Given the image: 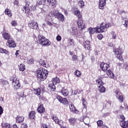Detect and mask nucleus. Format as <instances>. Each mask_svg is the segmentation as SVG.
Segmentation results:
<instances>
[{
	"instance_id": "nucleus-1",
	"label": "nucleus",
	"mask_w": 128,
	"mask_h": 128,
	"mask_svg": "<svg viewBox=\"0 0 128 128\" xmlns=\"http://www.w3.org/2000/svg\"><path fill=\"white\" fill-rule=\"evenodd\" d=\"M110 27V24L107 23L104 26V23H102L100 26H96V28H90L88 29V32H104L106 31L107 28Z\"/></svg>"
},
{
	"instance_id": "nucleus-2",
	"label": "nucleus",
	"mask_w": 128,
	"mask_h": 128,
	"mask_svg": "<svg viewBox=\"0 0 128 128\" xmlns=\"http://www.w3.org/2000/svg\"><path fill=\"white\" fill-rule=\"evenodd\" d=\"M48 71L44 68H40L37 70V80L40 82H44L46 80V78H48Z\"/></svg>"
},
{
	"instance_id": "nucleus-3",
	"label": "nucleus",
	"mask_w": 128,
	"mask_h": 128,
	"mask_svg": "<svg viewBox=\"0 0 128 128\" xmlns=\"http://www.w3.org/2000/svg\"><path fill=\"white\" fill-rule=\"evenodd\" d=\"M48 16H50V18L55 17L58 20L62 22L64 20V16L58 12V10L51 11L49 13Z\"/></svg>"
},
{
	"instance_id": "nucleus-4",
	"label": "nucleus",
	"mask_w": 128,
	"mask_h": 128,
	"mask_svg": "<svg viewBox=\"0 0 128 128\" xmlns=\"http://www.w3.org/2000/svg\"><path fill=\"white\" fill-rule=\"evenodd\" d=\"M38 40L40 44L42 46H48L52 44V42L48 39L40 34L38 35Z\"/></svg>"
},
{
	"instance_id": "nucleus-5",
	"label": "nucleus",
	"mask_w": 128,
	"mask_h": 128,
	"mask_svg": "<svg viewBox=\"0 0 128 128\" xmlns=\"http://www.w3.org/2000/svg\"><path fill=\"white\" fill-rule=\"evenodd\" d=\"M114 92L116 94V96L117 100H119L120 102L122 103L124 100V95L122 94V92L120 90V89L116 88L114 90Z\"/></svg>"
},
{
	"instance_id": "nucleus-6",
	"label": "nucleus",
	"mask_w": 128,
	"mask_h": 128,
	"mask_svg": "<svg viewBox=\"0 0 128 128\" xmlns=\"http://www.w3.org/2000/svg\"><path fill=\"white\" fill-rule=\"evenodd\" d=\"M11 80H12V83L14 86V88L15 90H18L20 88V80H18L16 75H14L12 78Z\"/></svg>"
},
{
	"instance_id": "nucleus-7",
	"label": "nucleus",
	"mask_w": 128,
	"mask_h": 128,
	"mask_svg": "<svg viewBox=\"0 0 128 128\" xmlns=\"http://www.w3.org/2000/svg\"><path fill=\"white\" fill-rule=\"evenodd\" d=\"M114 53L117 54L116 56V58L121 60L122 62H124V58H122V50L118 48H116L114 50Z\"/></svg>"
},
{
	"instance_id": "nucleus-8",
	"label": "nucleus",
	"mask_w": 128,
	"mask_h": 128,
	"mask_svg": "<svg viewBox=\"0 0 128 128\" xmlns=\"http://www.w3.org/2000/svg\"><path fill=\"white\" fill-rule=\"evenodd\" d=\"M57 100L62 104L66 105L68 104V100L66 98H63L62 96L58 95L56 96Z\"/></svg>"
},
{
	"instance_id": "nucleus-9",
	"label": "nucleus",
	"mask_w": 128,
	"mask_h": 128,
	"mask_svg": "<svg viewBox=\"0 0 128 128\" xmlns=\"http://www.w3.org/2000/svg\"><path fill=\"white\" fill-rule=\"evenodd\" d=\"M6 46L11 48H14L16 46V42L12 39H10L7 40V42L6 43Z\"/></svg>"
},
{
	"instance_id": "nucleus-10",
	"label": "nucleus",
	"mask_w": 128,
	"mask_h": 128,
	"mask_svg": "<svg viewBox=\"0 0 128 128\" xmlns=\"http://www.w3.org/2000/svg\"><path fill=\"white\" fill-rule=\"evenodd\" d=\"M52 120L56 124H58L60 126H62V124H64V121L62 120H60L56 116H53L52 117Z\"/></svg>"
},
{
	"instance_id": "nucleus-11",
	"label": "nucleus",
	"mask_w": 128,
	"mask_h": 128,
	"mask_svg": "<svg viewBox=\"0 0 128 128\" xmlns=\"http://www.w3.org/2000/svg\"><path fill=\"white\" fill-rule=\"evenodd\" d=\"M37 112L39 114H44V112H46V108H44V104H42L40 103L38 104Z\"/></svg>"
},
{
	"instance_id": "nucleus-12",
	"label": "nucleus",
	"mask_w": 128,
	"mask_h": 128,
	"mask_svg": "<svg viewBox=\"0 0 128 128\" xmlns=\"http://www.w3.org/2000/svg\"><path fill=\"white\" fill-rule=\"evenodd\" d=\"M28 26L30 28L36 30L38 28V24L36 22H30L28 23Z\"/></svg>"
},
{
	"instance_id": "nucleus-13",
	"label": "nucleus",
	"mask_w": 128,
	"mask_h": 128,
	"mask_svg": "<svg viewBox=\"0 0 128 128\" xmlns=\"http://www.w3.org/2000/svg\"><path fill=\"white\" fill-rule=\"evenodd\" d=\"M100 68L103 72H106L108 68H110V65L104 62H102L100 64Z\"/></svg>"
},
{
	"instance_id": "nucleus-14",
	"label": "nucleus",
	"mask_w": 128,
	"mask_h": 128,
	"mask_svg": "<svg viewBox=\"0 0 128 128\" xmlns=\"http://www.w3.org/2000/svg\"><path fill=\"white\" fill-rule=\"evenodd\" d=\"M69 108L73 114H78V110L74 106V105L72 104L69 105Z\"/></svg>"
},
{
	"instance_id": "nucleus-15",
	"label": "nucleus",
	"mask_w": 128,
	"mask_h": 128,
	"mask_svg": "<svg viewBox=\"0 0 128 128\" xmlns=\"http://www.w3.org/2000/svg\"><path fill=\"white\" fill-rule=\"evenodd\" d=\"M90 40L85 41L83 42L84 48H85V50H90L92 48V46L90 44Z\"/></svg>"
},
{
	"instance_id": "nucleus-16",
	"label": "nucleus",
	"mask_w": 128,
	"mask_h": 128,
	"mask_svg": "<svg viewBox=\"0 0 128 128\" xmlns=\"http://www.w3.org/2000/svg\"><path fill=\"white\" fill-rule=\"evenodd\" d=\"M43 2L48 6H54L56 2V0H43Z\"/></svg>"
},
{
	"instance_id": "nucleus-17",
	"label": "nucleus",
	"mask_w": 128,
	"mask_h": 128,
	"mask_svg": "<svg viewBox=\"0 0 128 128\" xmlns=\"http://www.w3.org/2000/svg\"><path fill=\"white\" fill-rule=\"evenodd\" d=\"M68 120L70 126H74L76 124L78 119L75 118H70Z\"/></svg>"
},
{
	"instance_id": "nucleus-18",
	"label": "nucleus",
	"mask_w": 128,
	"mask_h": 128,
	"mask_svg": "<svg viewBox=\"0 0 128 128\" xmlns=\"http://www.w3.org/2000/svg\"><path fill=\"white\" fill-rule=\"evenodd\" d=\"M16 122L17 124H22L24 122V117L22 116H17L16 118Z\"/></svg>"
},
{
	"instance_id": "nucleus-19",
	"label": "nucleus",
	"mask_w": 128,
	"mask_h": 128,
	"mask_svg": "<svg viewBox=\"0 0 128 128\" xmlns=\"http://www.w3.org/2000/svg\"><path fill=\"white\" fill-rule=\"evenodd\" d=\"M64 96H68V94H70V92L68 89H66L64 88H62L60 92Z\"/></svg>"
},
{
	"instance_id": "nucleus-20",
	"label": "nucleus",
	"mask_w": 128,
	"mask_h": 128,
	"mask_svg": "<svg viewBox=\"0 0 128 128\" xmlns=\"http://www.w3.org/2000/svg\"><path fill=\"white\" fill-rule=\"evenodd\" d=\"M36 112L34 111H30L28 114V118L30 120H36Z\"/></svg>"
},
{
	"instance_id": "nucleus-21",
	"label": "nucleus",
	"mask_w": 128,
	"mask_h": 128,
	"mask_svg": "<svg viewBox=\"0 0 128 128\" xmlns=\"http://www.w3.org/2000/svg\"><path fill=\"white\" fill-rule=\"evenodd\" d=\"M120 126L122 128H128V120H122L120 122Z\"/></svg>"
},
{
	"instance_id": "nucleus-22",
	"label": "nucleus",
	"mask_w": 128,
	"mask_h": 128,
	"mask_svg": "<svg viewBox=\"0 0 128 128\" xmlns=\"http://www.w3.org/2000/svg\"><path fill=\"white\" fill-rule=\"evenodd\" d=\"M96 82L99 86H104V82L102 81V77H98L96 80Z\"/></svg>"
},
{
	"instance_id": "nucleus-23",
	"label": "nucleus",
	"mask_w": 128,
	"mask_h": 128,
	"mask_svg": "<svg viewBox=\"0 0 128 128\" xmlns=\"http://www.w3.org/2000/svg\"><path fill=\"white\" fill-rule=\"evenodd\" d=\"M52 82L53 84L56 85V84H60V78L58 77H56V78H52Z\"/></svg>"
},
{
	"instance_id": "nucleus-24",
	"label": "nucleus",
	"mask_w": 128,
	"mask_h": 128,
	"mask_svg": "<svg viewBox=\"0 0 128 128\" xmlns=\"http://www.w3.org/2000/svg\"><path fill=\"white\" fill-rule=\"evenodd\" d=\"M2 36L4 40H9L12 39V38H10V34H8V32L3 33Z\"/></svg>"
},
{
	"instance_id": "nucleus-25",
	"label": "nucleus",
	"mask_w": 128,
	"mask_h": 128,
	"mask_svg": "<svg viewBox=\"0 0 128 128\" xmlns=\"http://www.w3.org/2000/svg\"><path fill=\"white\" fill-rule=\"evenodd\" d=\"M48 86L51 92H56V85L54 84H50L48 85Z\"/></svg>"
},
{
	"instance_id": "nucleus-26",
	"label": "nucleus",
	"mask_w": 128,
	"mask_h": 128,
	"mask_svg": "<svg viewBox=\"0 0 128 128\" xmlns=\"http://www.w3.org/2000/svg\"><path fill=\"white\" fill-rule=\"evenodd\" d=\"M107 75L110 78H114V72H112V71L110 70H108L107 72Z\"/></svg>"
},
{
	"instance_id": "nucleus-27",
	"label": "nucleus",
	"mask_w": 128,
	"mask_h": 128,
	"mask_svg": "<svg viewBox=\"0 0 128 128\" xmlns=\"http://www.w3.org/2000/svg\"><path fill=\"white\" fill-rule=\"evenodd\" d=\"M98 90L102 94L104 92H106V88L104 86V85L98 86Z\"/></svg>"
},
{
	"instance_id": "nucleus-28",
	"label": "nucleus",
	"mask_w": 128,
	"mask_h": 128,
	"mask_svg": "<svg viewBox=\"0 0 128 128\" xmlns=\"http://www.w3.org/2000/svg\"><path fill=\"white\" fill-rule=\"evenodd\" d=\"M106 0H100V10H102V8H103V6H106Z\"/></svg>"
},
{
	"instance_id": "nucleus-29",
	"label": "nucleus",
	"mask_w": 128,
	"mask_h": 128,
	"mask_svg": "<svg viewBox=\"0 0 128 128\" xmlns=\"http://www.w3.org/2000/svg\"><path fill=\"white\" fill-rule=\"evenodd\" d=\"M2 128H12V126H10V124L5 122L4 124L2 123Z\"/></svg>"
},
{
	"instance_id": "nucleus-30",
	"label": "nucleus",
	"mask_w": 128,
	"mask_h": 128,
	"mask_svg": "<svg viewBox=\"0 0 128 128\" xmlns=\"http://www.w3.org/2000/svg\"><path fill=\"white\" fill-rule=\"evenodd\" d=\"M19 70L20 72H24L26 70V65L24 64H21L18 66Z\"/></svg>"
},
{
	"instance_id": "nucleus-31",
	"label": "nucleus",
	"mask_w": 128,
	"mask_h": 128,
	"mask_svg": "<svg viewBox=\"0 0 128 128\" xmlns=\"http://www.w3.org/2000/svg\"><path fill=\"white\" fill-rule=\"evenodd\" d=\"M82 22L80 20H79L77 22V24H78V28H80V30H84V26H82Z\"/></svg>"
},
{
	"instance_id": "nucleus-32",
	"label": "nucleus",
	"mask_w": 128,
	"mask_h": 128,
	"mask_svg": "<svg viewBox=\"0 0 128 128\" xmlns=\"http://www.w3.org/2000/svg\"><path fill=\"white\" fill-rule=\"evenodd\" d=\"M96 124L98 126L100 127V128H102V126H104V122H102V120H98L96 122Z\"/></svg>"
},
{
	"instance_id": "nucleus-33",
	"label": "nucleus",
	"mask_w": 128,
	"mask_h": 128,
	"mask_svg": "<svg viewBox=\"0 0 128 128\" xmlns=\"http://www.w3.org/2000/svg\"><path fill=\"white\" fill-rule=\"evenodd\" d=\"M74 74L77 78H80L82 76V72L78 70H76L74 72Z\"/></svg>"
},
{
	"instance_id": "nucleus-34",
	"label": "nucleus",
	"mask_w": 128,
	"mask_h": 128,
	"mask_svg": "<svg viewBox=\"0 0 128 128\" xmlns=\"http://www.w3.org/2000/svg\"><path fill=\"white\" fill-rule=\"evenodd\" d=\"M1 82L3 84V86H10V83H8V82L6 80H2Z\"/></svg>"
},
{
	"instance_id": "nucleus-35",
	"label": "nucleus",
	"mask_w": 128,
	"mask_h": 128,
	"mask_svg": "<svg viewBox=\"0 0 128 128\" xmlns=\"http://www.w3.org/2000/svg\"><path fill=\"white\" fill-rule=\"evenodd\" d=\"M22 11L25 12V14H28L30 12V8L26 6H24Z\"/></svg>"
},
{
	"instance_id": "nucleus-36",
	"label": "nucleus",
	"mask_w": 128,
	"mask_h": 128,
	"mask_svg": "<svg viewBox=\"0 0 128 128\" xmlns=\"http://www.w3.org/2000/svg\"><path fill=\"white\" fill-rule=\"evenodd\" d=\"M34 94L36 96H40V88H38L34 90Z\"/></svg>"
},
{
	"instance_id": "nucleus-37",
	"label": "nucleus",
	"mask_w": 128,
	"mask_h": 128,
	"mask_svg": "<svg viewBox=\"0 0 128 128\" xmlns=\"http://www.w3.org/2000/svg\"><path fill=\"white\" fill-rule=\"evenodd\" d=\"M82 104L84 106V108H86V104H88V102H86V100L84 98H82Z\"/></svg>"
},
{
	"instance_id": "nucleus-38",
	"label": "nucleus",
	"mask_w": 128,
	"mask_h": 128,
	"mask_svg": "<svg viewBox=\"0 0 128 128\" xmlns=\"http://www.w3.org/2000/svg\"><path fill=\"white\" fill-rule=\"evenodd\" d=\"M0 52H1V54H8V51L6 49H4L3 48H0Z\"/></svg>"
},
{
	"instance_id": "nucleus-39",
	"label": "nucleus",
	"mask_w": 128,
	"mask_h": 128,
	"mask_svg": "<svg viewBox=\"0 0 128 128\" xmlns=\"http://www.w3.org/2000/svg\"><path fill=\"white\" fill-rule=\"evenodd\" d=\"M5 14H6L8 16H12V13H10V11L8 9H6L5 10Z\"/></svg>"
},
{
	"instance_id": "nucleus-40",
	"label": "nucleus",
	"mask_w": 128,
	"mask_h": 128,
	"mask_svg": "<svg viewBox=\"0 0 128 128\" xmlns=\"http://www.w3.org/2000/svg\"><path fill=\"white\" fill-rule=\"evenodd\" d=\"M78 4L80 8H84V2L83 0L80 1Z\"/></svg>"
},
{
	"instance_id": "nucleus-41",
	"label": "nucleus",
	"mask_w": 128,
	"mask_h": 128,
	"mask_svg": "<svg viewBox=\"0 0 128 128\" xmlns=\"http://www.w3.org/2000/svg\"><path fill=\"white\" fill-rule=\"evenodd\" d=\"M72 60L74 62H76L78 60V57L77 55L74 54L72 56Z\"/></svg>"
},
{
	"instance_id": "nucleus-42",
	"label": "nucleus",
	"mask_w": 128,
	"mask_h": 128,
	"mask_svg": "<svg viewBox=\"0 0 128 128\" xmlns=\"http://www.w3.org/2000/svg\"><path fill=\"white\" fill-rule=\"evenodd\" d=\"M12 26H18V22L16 20H12L11 22Z\"/></svg>"
},
{
	"instance_id": "nucleus-43",
	"label": "nucleus",
	"mask_w": 128,
	"mask_h": 128,
	"mask_svg": "<svg viewBox=\"0 0 128 128\" xmlns=\"http://www.w3.org/2000/svg\"><path fill=\"white\" fill-rule=\"evenodd\" d=\"M74 36L77 38H82V33L80 32H76L74 34Z\"/></svg>"
},
{
	"instance_id": "nucleus-44",
	"label": "nucleus",
	"mask_w": 128,
	"mask_h": 128,
	"mask_svg": "<svg viewBox=\"0 0 128 128\" xmlns=\"http://www.w3.org/2000/svg\"><path fill=\"white\" fill-rule=\"evenodd\" d=\"M28 64H32L34 62V60L32 58L29 60H28Z\"/></svg>"
},
{
	"instance_id": "nucleus-45",
	"label": "nucleus",
	"mask_w": 128,
	"mask_h": 128,
	"mask_svg": "<svg viewBox=\"0 0 128 128\" xmlns=\"http://www.w3.org/2000/svg\"><path fill=\"white\" fill-rule=\"evenodd\" d=\"M41 128H50V126L47 124H43L41 126Z\"/></svg>"
},
{
	"instance_id": "nucleus-46",
	"label": "nucleus",
	"mask_w": 128,
	"mask_h": 128,
	"mask_svg": "<svg viewBox=\"0 0 128 128\" xmlns=\"http://www.w3.org/2000/svg\"><path fill=\"white\" fill-rule=\"evenodd\" d=\"M28 128V124L24 122L21 124L20 128Z\"/></svg>"
},
{
	"instance_id": "nucleus-47",
	"label": "nucleus",
	"mask_w": 128,
	"mask_h": 128,
	"mask_svg": "<svg viewBox=\"0 0 128 128\" xmlns=\"http://www.w3.org/2000/svg\"><path fill=\"white\" fill-rule=\"evenodd\" d=\"M38 4L40 6L42 4L43 6H44V4H46V3L44 2V0L38 1Z\"/></svg>"
},
{
	"instance_id": "nucleus-48",
	"label": "nucleus",
	"mask_w": 128,
	"mask_h": 128,
	"mask_svg": "<svg viewBox=\"0 0 128 128\" xmlns=\"http://www.w3.org/2000/svg\"><path fill=\"white\" fill-rule=\"evenodd\" d=\"M124 26L126 28H128V20H124Z\"/></svg>"
},
{
	"instance_id": "nucleus-49",
	"label": "nucleus",
	"mask_w": 128,
	"mask_h": 128,
	"mask_svg": "<svg viewBox=\"0 0 128 128\" xmlns=\"http://www.w3.org/2000/svg\"><path fill=\"white\" fill-rule=\"evenodd\" d=\"M97 38H98V40H102V38H104V36H102V34H99L98 35Z\"/></svg>"
},
{
	"instance_id": "nucleus-50",
	"label": "nucleus",
	"mask_w": 128,
	"mask_h": 128,
	"mask_svg": "<svg viewBox=\"0 0 128 128\" xmlns=\"http://www.w3.org/2000/svg\"><path fill=\"white\" fill-rule=\"evenodd\" d=\"M56 40H58V42H60V40H62V36H60V35H58L56 36Z\"/></svg>"
},
{
	"instance_id": "nucleus-51",
	"label": "nucleus",
	"mask_w": 128,
	"mask_h": 128,
	"mask_svg": "<svg viewBox=\"0 0 128 128\" xmlns=\"http://www.w3.org/2000/svg\"><path fill=\"white\" fill-rule=\"evenodd\" d=\"M4 114V109L2 106H0V116H2Z\"/></svg>"
},
{
	"instance_id": "nucleus-52",
	"label": "nucleus",
	"mask_w": 128,
	"mask_h": 128,
	"mask_svg": "<svg viewBox=\"0 0 128 128\" xmlns=\"http://www.w3.org/2000/svg\"><path fill=\"white\" fill-rule=\"evenodd\" d=\"M112 38H113V40H116V34L112 33Z\"/></svg>"
},
{
	"instance_id": "nucleus-53",
	"label": "nucleus",
	"mask_w": 128,
	"mask_h": 128,
	"mask_svg": "<svg viewBox=\"0 0 128 128\" xmlns=\"http://www.w3.org/2000/svg\"><path fill=\"white\" fill-rule=\"evenodd\" d=\"M42 66H44V68H46V62L44 61L42 63Z\"/></svg>"
},
{
	"instance_id": "nucleus-54",
	"label": "nucleus",
	"mask_w": 128,
	"mask_h": 128,
	"mask_svg": "<svg viewBox=\"0 0 128 128\" xmlns=\"http://www.w3.org/2000/svg\"><path fill=\"white\" fill-rule=\"evenodd\" d=\"M123 64H124L123 62H122V63H120L119 62L117 63L116 64L118 66H119V68H122Z\"/></svg>"
},
{
	"instance_id": "nucleus-55",
	"label": "nucleus",
	"mask_w": 128,
	"mask_h": 128,
	"mask_svg": "<svg viewBox=\"0 0 128 128\" xmlns=\"http://www.w3.org/2000/svg\"><path fill=\"white\" fill-rule=\"evenodd\" d=\"M76 16H78V18H81L82 14H80V12L79 11V12H78Z\"/></svg>"
},
{
	"instance_id": "nucleus-56",
	"label": "nucleus",
	"mask_w": 128,
	"mask_h": 128,
	"mask_svg": "<svg viewBox=\"0 0 128 128\" xmlns=\"http://www.w3.org/2000/svg\"><path fill=\"white\" fill-rule=\"evenodd\" d=\"M39 99L40 100H44V97L42 96H40Z\"/></svg>"
},
{
	"instance_id": "nucleus-57",
	"label": "nucleus",
	"mask_w": 128,
	"mask_h": 128,
	"mask_svg": "<svg viewBox=\"0 0 128 128\" xmlns=\"http://www.w3.org/2000/svg\"><path fill=\"white\" fill-rule=\"evenodd\" d=\"M120 118H121V120H125V118H124V115H121L120 116Z\"/></svg>"
},
{
	"instance_id": "nucleus-58",
	"label": "nucleus",
	"mask_w": 128,
	"mask_h": 128,
	"mask_svg": "<svg viewBox=\"0 0 128 128\" xmlns=\"http://www.w3.org/2000/svg\"><path fill=\"white\" fill-rule=\"evenodd\" d=\"M18 52H20V50H17L15 53V55L16 56V58H18Z\"/></svg>"
},
{
	"instance_id": "nucleus-59",
	"label": "nucleus",
	"mask_w": 128,
	"mask_h": 128,
	"mask_svg": "<svg viewBox=\"0 0 128 128\" xmlns=\"http://www.w3.org/2000/svg\"><path fill=\"white\" fill-rule=\"evenodd\" d=\"M78 90H74V96H76V94H78Z\"/></svg>"
},
{
	"instance_id": "nucleus-60",
	"label": "nucleus",
	"mask_w": 128,
	"mask_h": 128,
	"mask_svg": "<svg viewBox=\"0 0 128 128\" xmlns=\"http://www.w3.org/2000/svg\"><path fill=\"white\" fill-rule=\"evenodd\" d=\"M68 42L70 44L71 42H74V39H68Z\"/></svg>"
},
{
	"instance_id": "nucleus-61",
	"label": "nucleus",
	"mask_w": 128,
	"mask_h": 128,
	"mask_svg": "<svg viewBox=\"0 0 128 128\" xmlns=\"http://www.w3.org/2000/svg\"><path fill=\"white\" fill-rule=\"evenodd\" d=\"M14 4L17 6V4H18V1L17 0H16L14 2Z\"/></svg>"
},
{
	"instance_id": "nucleus-62",
	"label": "nucleus",
	"mask_w": 128,
	"mask_h": 128,
	"mask_svg": "<svg viewBox=\"0 0 128 128\" xmlns=\"http://www.w3.org/2000/svg\"><path fill=\"white\" fill-rule=\"evenodd\" d=\"M46 24H48V26H52V24L50 22H47Z\"/></svg>"
},
{
	"instance_id": "nucleus-63",
	"label": "nucleus",
	"mask_w": 128,
	"mask_h": 128,
	"mask_svg": "<svg viewBox=\"0 0 128 128\" xmlns=\"http://www.w3.org/2000/svg\"><path fill=\"white\" fill-rule=\"evenodd\" d=\"M79 12H80L79 10H76L74 13L75 16H77V14H78Z\"/></svg>"
},
{
	"instance_id": "nucleus-64",
	"label": "nucleus",
	"mask_w": 128,
	"mask_h": 128,
	"mask_svg": "<svg viewBox=\"0 0 128 128\" xmlns=\"http://www.w3.org/2000/svg\"><path fill=\"white\" fill-rule=\"evenodd\" d=\"M12 128H18V126L16 124L12 125Z\"/></svg>"
}]
</instances>
